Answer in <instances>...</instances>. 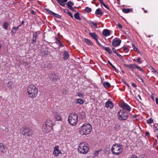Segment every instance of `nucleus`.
Instances as JSON below:
<instances>
[{"instance_id": "f257e3e1", "label": "nucleus", "mask_w": 158, "mask_h": 158, "mask_svg": "<svg viewBox=\"0 0 158 158\" xmlns=\"http://www.w3.org/2000/svg\"><path fill=\"white\" fill-rule=\"evenodd\" d=\"M79 130L81 134L87 135L91 132L92 130V127L89 123H85L79 127Z\"/></svg>"}, {"instance_id": "f03ea898", "label": "nucleus", "mask_w": 158, "mask_h": 158, "mask_svg": "<svg viewBox=\"0 0 158 158\" xmlns=\"http://www.w3.org/2000/svg\"><path fill=\"white\" fill-rule=\"evenodd\" d=\"M27 92L29 97L33 98L36 96L38 92V89L33 85H30L28 87Z\"/></svg>"}, {"instance_id": "7ed1b4c3", "label": "nucleus", "mask_w": 158, "mask_h": 158, "mask_svg": "<svg viewBox=\"0 0 158 158\" xmlns=\"http://www.w3.org/2000/svg\"><path fill=\"white\" fill-rule=\"evenodd\" d=\"M78 116L75 113H70L69 116L68 121L71 125L75 126L77 121Z\"/></svg>"}, {"instance_id": "20e7f679", "label": "nucleus", "mask_w": 158, "mask_h": 158, "mask_svg": "<svg viewBox=\"0 0 158 158\" xmlns=\"http://www.w3.org/2000/svg\"><path fill=\"white\" fill-rule=\"evenodd\" d=\"M89 148L87 144L81 143L78 146V151L81 154H86L88 152Z\"/></svg>"}, {"instance_id": "39448f33", "label": "nucleus", "mask_w": 158, "mask_h": 158, "mask_svg": "<svg viewBox=\"0 0 158 158\" xmlns=\"http://www.w3.org/2000/svg\"><path fill=\"white\" fill-rule=\"evenodd\" d=\"M117 116L119 120H125L129 116L128 112L120 110L117 113Z\"/></svg>"}, {"instance_id": "423d86ee", "label": "nucleus", "mask_w": 158, "mask_h": 158, "mask_svg": "<svg viewBox=\"0 0 158 158\" xmlns=\"http://www.w3.org/2000/svg\"><path fill=\"white\" fill-rule=\"evenodd\" d=\"M21 132L23 136L26 138L32 135L33 132L32 130L30 129L28 127H24L21 130Z\"/></svg>"}, {"instance_id": "0eeeda50", "label": "nucleus", "mask_w": 158, "mask_h": 158, "mask_svg": "<svg viewBox=\"0 0 158 158\" xmlns=\"http://www.w3.org/2000/svg\"><path fill=\"white\" fill-rule=\"evenodd\" d=\"M122 145L118 143H115L114 144L111 148V151L112 153H114V150L116 151H120V152H122L123 150Z\"/></svg>"}, {"instance_id": "6e6552de", "label": "nucleus", "mask_w": 158, "mask_h": 158, "mask_svg": "<svg viewBox=\"0 0 158 158\" xmlns=\"http://www.w3.org/2000/svg\"><path fill=\"white\" fill-rule=\"evenodd\" d=\"M119 106L123 109V110H125L126 111L129 112L131 110L130 107L127 103L123 102L121 103Z\"/></svg>"}, {"instance_id": "1a4fd4ad", "label": "nucleus", "mask_w": 158, "mask_h": 158, "mask_svg": "<svg viewBox=\"0 0 158 158\" xmlns=\"http://www.w3.org/2000/svg\"><path fill=\"white\" fill-rule=\"evenodd\" d=\"M121 42V40L118 38H115L113 40L112 42V45L113 46L116 47L120 45Z\"/></svg>"}, {"instance_id": "9d476101", "label": "nucleus", "mask_w": 158, "mask_h": 158, "mask_svg": "<svg viewBox=\"0 0 158 158\" xmlns=\"http://www.w3.org/2000/svg\"><path fill=\"white\" fill-rule=\"evenodd\" d=\"M50 75L51 77H50V79H52V81L53 82H56L57 80H60V77L59 76L56 75L55 74L53 73H51Z\"/></svg>"}, {"instance_id": "9b49d317", "label": "nucleus", "mask_w": 158, "mask_h": 158, "mask_svg": "<svg viewBox=\"0 0 158 158\" xmlns=\"http://www.w3.org/2000/svg\"><path fill=\"white\" fill-rule=\"evenodd\" d=\"M45 10L49 14L54 16L56 17L57 18L59 19H60L61 17V15H60L58 14L53 12L48 9H45Z\"/></svg>"}, {"instance_id": "f8f14e48", "label": "nucleus", "mask_w": 158, "mask_h": 158, "mask_svg": "<svg viewBox=\"0 0 158 158\" xmlns=\"http://www.w3.org/2000/svg\"><path fill=\"white\" fill-rule=\"evenodd\" d=\"M52 128L45 125H44L42 127L43 131L45 132H49L52 129Z\"/></svg>"}, {"instance_id": "ddd939ff", "label": "nucleus", "mask_w": 158, "mask_h": 158, "mask_svg": "<svg viewBox=\"0 0 158 158\" xmlns=\"http://www.w3.org/2000/svg\"><path fill=\"white\" fill-rule=\"evenodd\" d=\"M114 106L113 103L110 100L107 101L106 102L105 107L107 108L109 107L110 109H112L113 107Z\"/></svg>"}, {"instance_id": "4468645a", "label": "nucleus", "mask_w": 158, "mask_h": 158, "mask_svg": "<svg viewBox=\"0 0 158 158\" xmlns=\"http://www.w3.org/2000/svg\"><path fill=\"white\" fill-rule=\"evenodd\" d=\"M112 31L107 29H104L102 31V35L104 36H107L110 35Z\"/></svg>"}, {"instance_id": "2eb2a0df", "label": "nucleus", "mask_w": 158, "mask_h": 158, "mask_svg": "<svg viewBox=\"0 0 158 158\" xmlns=\"http://www.w3.org/2000/svg\"><path fill=\"white\" fill-rule=\"evenodd\" d=\"M124 65L130 69L131 70L133 71L135 69H136V65L135 64H131L129 65H127L126 64H124Z\"/></svg>"}, {"instance_id": "dca6fc26", "label": "nucleus", "mask_w": 158, "mask_h": 158, "mask_svg": "<svg viewBox=\"0 0 158 158\" xmlns=\"http://www.w3.org/2000/svg\"><path fill=\"white\" fill-rule=\"evenodd\" d=\"M58 148V146H56L54 148L53 153L55 156H57L61 153V151L59 150Z\"/></svg>"}, {"instance_id": "f3484780", "label": "nucleus", "mask_w": 158, "mask_h": 158, "mask_svg": "<svg viewBox=\"0 0 158 158\" xmlns=\"http://www.w3.org/2000/svg\"><path fill=\"white\" fill-rule=\"evenodd\" d=\"M55 117L57 121H62V118L60 113L56 112Z\"/></svg>"}, {"instance_id": "a211bd4d", "label": "nucleus", "mask_w": 158, "mask_h": 158, "mask_svg": "<svg viewBox=\"0 0 158 158\" xmlns=\"http://www.w3.org/2000/svg\"><path fill=\"white\" fill-rule=\"evenodd\" d=\"M63 56V59L65 60H67L69 57V54L68 52L66 50L64 51Z\"/></svg>"}, {"instance_id": "6ab92c4d", "label": "nucleus", "mask_w": 158, "mask_h": 158, "mask_svg": "<svg viewBox=\"0 0 158 158\" xmlns=\"http://www.w3.org/2000/svg\"><path fill=\"white\" fill-rule=\"evenodd\" d=\"M57 2L61 6H64V3L66 2L68 0H56Z\"/></svg>"}, {"instance_id": "aec40b11", "label": "nucleus", "mask_w": 158, "mask_h": 158, "mask_svg": "<svg viewBox=\"0 0 158 158\" xmlns=\"http://www.w3.org/2000/svg\"><path fill=\"white\" fill-rule=\"evenodd\" d=\"M45 125L50 126V127L52 128L53 126V123L51 120L48 119L46 122Z\"/></svg>"}, {"instance_id": "412c9836", "label": "nucleus", "mask_w": 158, "mask_h": 158, "mask_svg": "<svg viewBox=\"0 0 158 158\" xmlns=\"http://www.w3.org/2000/svg\"><path fill=\"white\" fill-rule=\"evenodd\" d=\"M89 35L94 40H97V39H98V37L97 35H96V33L95 32L91 33L90 32L89 33Z\"/></svg>"}, {"instance_id": "4be33fe9", "label": "nucleus", "mask_w": 158, "mask_h": 158, "mask_svg": "<svg viewBox=\"0 0 158 158\" xmlns=\"http://www.w3.org/2000/svg\"><path fill=\"white\" fill-rule=\"evenodd\" d=\"M6 147L2 143H0V152L4 153Z\"/></svg>"}, {"instance_id": "5701e85b", "label": "nucleus", "mask_w": 158, "mask_h": 158, "mask_svg": "<svg viewBox=\"0 0 158 158\" xmlns=\"http://www.w3.org/2000/svg\"><path fill=\"white\" fill-rule=\"evenodd\" d=\"M83 40L88 45L92 46L93 45L92 42L90 40L88 39L84 38L83 39Z\"/></svg>"}, {"instance_id": "b1692460", "label": "nucleus", "mask_w": 158, "mask_h": 158, "mask_svg": "<svg viewBox=\"0 0 158 158\" xmlns=\"http://www.w3.org/2000/svg\"><path fill=\"white\" fill-rule=\"evenodd\" d=\"M68 7L69 9H70L73 8V6L74 5V3L70 1L68 2L66 4Z\"/></svg>"}, {"instance_id": "393cba45", "label": "nucleus", "mask_w": 158, "mask_h": 158, "mask_svg": "<svg viewBox=\"0 0 158 158\" xmlns=\"http://www.w3.org/2000/svg\"><path fill=\"white\" fill-rule=\"evenodd\" d=\"M102 48L108 52L109 54H112V52L110 49L108 47H105V46H103V47H102Z\"/></svg>"}, {"instance_id": "a878e982", "label": "nucleus", "mask_w": 158, "mask_h": 158, "mask_svg": "<svg viewBox=\"0 0 158 158\" xmlns=\"http://www.w3.org/2000/svg\"><path fill=\"white\" fill-rule=\"evenodd\" d=\"M103 85L105 88H109L111 86L110 83L107 81L104 82L103 83Z\"/></svg>"}, {"instance_id": "bb28decb", "label": "nucleus", "mask_w": 158, "mask_h": 158, "mask_svg": "<svg viewBox=\"0 0 158 158\" xmlns=\"http://www.w3.org/2000/svg\"><path fill=\"white\" fill-rule=\"evenodd\" d=\"M79 14V13L77 12L74 15V17L76 19L79 20H81V19L80 17Z\"/></svg>"}, {"instance_id": "cd10ccee", "label": "nucleus", "mask_w": 158, "mask_h": 158, "mask_svg": "<svg viewBox=\"0 0 158 158\" xmlns=\"http://www.w3.org/2000/svg\"><path fill=\"white\" fill-rule=\"evenodd\" d=\"M56 40L57 42H56V43L58 45H59V47H63L64 45L63 43L61 42V41L59 40L58 38L57 37H56Z\"/></svg>"}, {"instance_id": "c85d7f7f", "label": "nucleus", "mask_w": 158, "mask_h": 158, "mask_svg": "<svg viewBox=\"0 0 158 158\" xmlns=\"http://www.w3.org/2000/svg\"><path fill=\"white\" fill-rule=\"evenodd\" d=\"M95 14L97 15H103V13L101 11V9L100 8H98L96 10Z\"/></svg>"}, {"instance_id": "c756f323", "label": "nucleus", "mask_w": 158, "mask_h": 158, "mask_svg": "<svg viewBox=\"0 0 158 158\" xmlns=\"http://www.w3.org/2000/svg\"><path fill=\"white\" fill-rule=\"evenodd\" d=\"M84 102L83 99L81 98L77 99L76 100V103H79L80 105L83 103Z\"/></svg>"}, {"instance_id": "7c9ffc66", "label": "nucleus", "mask_w": 158, "mask_h": 158, "mask_svg": "<svg viewBox=\"0 0 158 158\" xmlns=\"http://www.w3.org/2000/svg\"><path fill=\"white\" fill-rule=\"evenodd\" d=\"M131 10H132V9H126V8H123V9L122 10V11L125 13H127L129 12Z\"/></svg>"}, {"instance_id": "2f4dec72", "label": "nucleus", "mask_w": 158, "mask_h": 158, "mask_svg": "<svg viewBox=\"0 0 158 158\" xmlns=\"http://www.w3.org/2000/svg\"><path fill=\"white\" fill-rule=\"evenodd\" d=\"M3 25V28L7 30L9 25V24L8 22H6L4 23Z\"/></svg>"}, {"instance_id": "473e14b6", "label": "nucleus", "mask_w": 158, "mask_h": 158, "mask_svg": "<svg viewBox=\"0 0 158 158\" xmlns=\"http://www.w3.org/2000/svg\"><path fill=\"white\" fill-rule=\"evenodd\" d=\"M7 86L10 89H12L13 86V83L11 82L10 81L7 84Z\"/></svg>"}, {"instance_id": "72a5a7b5", "label": "nucleus", "mask_w": 158, "mask_h": 158, "mask_svg": "<svg viewBox=\"0 0 158 158\" xmlns=\"http://www.w3.org/2000/svg\"><path fill=\"white\" fill-rule=\"evenodd\" d=\"M40 31H37L34 32L33 34V37L35 38H37L38 37V35L40 34Z\"/></svg>"}, {"instance_id": "f704fd0d", "label": "nucleus", "mask_w": 158, "mask_h": 158, "mask_svg": "<svg viewBox=\"0 0 158 158\" xmlns=\"http://www.w3.org/2000/svg\"><path fill=\"white\" fill-rule=\"evenodd\" d=\"M48 49L44 50L42 53V55L43 56H45L48 55Z\"/></svg>"}, {"instance_id": "c9c22d12", "label": "nucleus", "mask_w": 158, "mask_h": 158, "mask_svg": "<svg viewBox=\"0 0 158 158\" xmlns=\"http://www.w3.org/2000/svg\"><path fill=\"white\" fill-rule=\"evenodd\" d=\"M37 38H35L34 37H32V40H31V43L32 44H34V45L37 42Z\"/></svg>"}, {"instance_id": "e433bc0d", "label": "nucleus", "mask_w": 158, "mask_h": 158, "mask_svg": "<svg viewBox=\"0 0 158 158\" xmlns=\"http://www.w3.org/2000/svg\"><path fill=\"white\" fill-rule=\"evenodd\" d=\"M88 23L89 24H93L95 26V28H97L98 27L97 26V22H96L94 23L93 22L90 21L89 22H88Z\"/></svg>"}, {"instance_id": "4c0bfd02", "label": "nucleus", "mask_w": 158, "mask_h": 158, "mask_svg": "<svg viewBox=\"0 0 158 158\" xmlns=\"http://www.w3.org/2000/svg\"><path fill=\"white\" fill-rule=\"evenodd\" d=\"M120 125L119 123H117L115 125V126L114 127V128L115 129H116V130H118V129H119L120 128Z\"/></svg>"}, {"instance_id": "58836bf2", "label": "nucleus", "mask_w": 158, "mask_h": 158, "mask_svg": "<svg viewBox=\"0 0 158 158\" xmlns=\"http://www.w3.org/2000/svg\"><path fill=\"white\" fill-rule=\"evenodd\" d=\"M85 11L86 13H89L92 10L90 8L88 7H86L85 8Z\"/></svg>"}, {"instance_id": "ea45409f", "label": "nucleus", "mask_w": 158, "mask_h": 158, "mask_svg": "<svg viewBox=\"0 0 158 158\" xmlns=\"http://www.w3.org/2000/svg\"><path fill=\"white\" fill-rule=\"evenodd\" d=\"M132 47L133 48V50L137 52L138 53H139V50L138 49L135 47V45L133 44H132Z\"/></svg>"}, {"instance_id": "a19ab883", "label": "nucleus", "mask_w": 158, "mask_h": 158, "mask_svg": "<svg viewBox=\"0 0 158 158\" xmlns=\"http://www.w3.org/2000/svg\"><path fill=\"white\" fill-rule=\"evenodd\" d=\"M153 122V119L152 118H150L147 120V123L149 124H152Z\"/></svg>"}, {"instance_id": "79ce46f5", "label": "nucleus", "mask_w": 158, "mask_h": 158, "mask_svg": "<svg viewBox=\"0 0 158 158\" xmlns=\"http://www.w3.org/2000/svg\"><path fill=\"white\" fill-rule=\"evenodd\" d=\"M123 50L124 51H127L126 52H127L129 50V49L126 46L124 45L123 47Z\"/></svg>"}, {"instance_id": "37998d69", "label": "nucleus", "mask_w": 158, "mask_h": 158, "mask_svg": "<svg viewBox=\"0 0 158 158\" xmlns=\"http://www.w3.org/2000/svg\"><path fill=\"white\" fill-rule=\"evenodd\" d=\"M152 72H154L155 74H158V72L156 71V70L155 69L152 67Z\"/></svg>"}, {"instance_id": "c03bdc74", "label": "nucleus", "mask_w": 158, "mask_h": 158, "mask_svg": "<svg viewBox=\"0 0 158 158\" xmlns=\"http://www.w3.org/2000/svg\"><path fill=\"white\" fill-rule=\"evenodd\" d=\"M141 58L140 57H138L136 60L137 62L139 64H141L142 61H140Z\"/></svg>"}, {"instance_id": "a18cd8bd", "label": "nucleus", "mask_w": 158, "mask_h": 158, "mask_svg": "<svg viewBox=\"0 0 158 158\" xmlns=\"http://www.w3.org/2000/svg\"><path fill=\"white\" fill-rule=\"evenodd\" d=\"M98 39H97V40H95L97 43V44L101 47L102 48L103 47V46L102 45L98 40Z\"/></svg>"}, {"instance_id": "49530a36", "label": "nucleus", "mask_w": 158, "mask_h": 158, "mask_svg": "<svg viewBox=\"0 0 158 158\" xmlns=\"http://www.w3.org/2000/svg\"><path fill=\"white\" fill-rule=\"evenodd\" d=\"M115 54L117 55V56L118 57H119V58H120L121 60H122V58H123V56H122L121 55L119 54L118 52H117Z\"/></svg>"}, {"instance_id": "de8ad7c7", "label": "nucleus", "mask_w": 158, "mask_h": 158, "mask_svg": "<svg viewBox=\"0 0 158 158\" xmlns=\"http://www.w3.org/2000/svg\"><path fill=\"white\" fill-rule=\"evenodd\" d=\"M110 145H109L108 147H107L105 148V150L106 151H110Z\"/></svg>"}, {"instance_id": "09e8293b", "label": "nucleus", "mask_w": 158, "mask_h": 158, "mask_svg": "<svg viewBox=\"0 0 158 158\" xmlns=\"http://www.w3.org/2000/svg\"><path fill=\"white\" fill-rule=\"evenodd\" d=\"M77 95L79 97H81V98H83L84 96V95L82 94H81L80 93H79L78 94V95Z\"/></svg>"}, {"instance_id": "8fccbe9b", "label": "nucleus", "mask_w": 158, "mask_h": 158, "mask_svg": "<svg viewBox=\"0 0 158 158\" xmlns=\"http://www.w3.org/2000/svg\"><path fill=\"white\" fill-rule=\"evenodd\" d=\"M99 152V151L98 150L94 152V155H95L96 156H97L98 155Z\"/></svg>"}, {"instance_id": "3c124183", "label": "nucleus", "mask_w": 158, "mask_h": 158, "mask_svg": "<svg viewBox=\"0 0 158 158\" xmlns=\"http://www.w3.org/2000/svg\"><path fill=\"white\" fill-rule=\"evenodd\" d=\"M123 82L127 86L128 88H129L130 87V85L126 81H123Z\"/></svg>"}, {"instance_id": "603ef678", "label": "nucleus", "mask_w": 158, "mask_h": 158, "mask_svg": "<svg viewBox=\"0 0 158 158\" xmlns=\"http://www.w3.org/2000/svg\"><path fill=\"white\" fill-rule=\"evenodd\" d=\"M12 29H14L15 30V31H16H16L19 29L18 27H12Z\"/></svg>"}, {"instance_id": "864d4df0", "label": "nucleus", "mask_w": 158, "mask_h": 158, "mask_svg": "<svg viewBox=\"0 0 158 158\" xmlns=\"http://www.w3.org/2000/svg\"><path fill=\"white\" fill-rule=\"evenodd\" d=\"M68 15L70 16L72 18H73V16L72 14L70 11L68 13Z\"/></svg>"}, {"instance_id": "5fc2aeb1", "label": "nucleus", "mask_w": 158, "mask_h": 158, "mask_svg": "<svg viewBox=\"0 0 158 158\" xmlns=\"http://www.w3.org/2000/svg\"><path fill=\"white\" fill-rule=\"evenodd\" d=\"M63 11L65 13H67V14H68V13L69 11L68 9H64L63 10Z\"/></svg>"}, {"instance_id": "6e6d98bb", "label": "nucleus", "mask_w": 158, "mask_h": 158, "mask_svg": "<svg viewBox=\"0 0 158 158\" xmlns=\"http://www.w3.org/2000/svg\"><path fill=\"white\" fill-rule=\"evenodd\" d=\"M136 69H138L140 71H143V70L142 69V68H141L140 67L138 66V65H136Z\"/></svg>"}, {"instance_id": "4d7b16f0", "label": "nucleus", "mask_w": 158, "mask_h": 158, "mask_svg": "<svg viewBox=\"0 0 158 158\" xmlns=\"http://www.w3.org/2000/svg\"><path fill=\"white\" fill-rule=\"evenodd\" d=\"M113 68L114 69L115 72L118 73V70L115 68V67L113 65L112 66Z\"/></svg>"}, {"instance_id": "13d9d810", "label": "nucleus", "mask_w": 158, "mask_h": 158, "mask_svg": "<svg viewBox=\"0 0 158 158\" xmlns=\"http://www.w3.org/2000/svg\"><path fill=\"white\" fill-rule=\"evenodd\" d=\"M112 49L113 51L114 52V53L116 54L117 52L115 48L112 47Z\"/></svg>"}, {"instance_id": "bf43d9fd", "label": "nucleus", "mask_w": 158, "mask_h": 158, "mask_svg": "<svg viewBox=\"0 0 158 158\" xmlns=\"http://www.w3.org/2000/svg\"><path fill=\"white\" fill-rule=\"evenodd\" d=\"M121 152H120V151L119 152H115L114 151V153H112L113 154H115L117 155H119L120 154V153Z\"/></svg>"}, {"instance_id": "052dcab7", "label": "nucleus", "mask_w": 158, "mask_h": 158, "mask_svg": "<svg viewBox=\"0 0 158 158\" xmlns=\"http://www.w3.org/2000/svg\"><path fill=\"white\" fill-rule=\"evenodd\" d=\"M118 27L120 28H122V25L119 23H118Z\"/></svg>"}, {"instance_id": "680f3d73", "label": "nucleus", "mask_w": 158, "mask_h": 158, "mask_svg": "<svg viewBox=\"0 0 158 158\" xmlns=\"http://www.w3.org/2000/svg\"><path fill=\"white\" fill-rule=\"evenodd\" d=\"M146 136L148 137L150 135V133L148 132H145Z\"/></svg>"}, {"instance_id": "e2e57ef3", "label": "nucleus", "mask_w": 158, "mask_h": 158, "mask_svg": "<svg viewBox=\"0 0 158 158\" xmlns=\"http://www.w3.org/2000/svg\"><path fill=\"white\" fill-rule=\"evenodd\" d=\"M132 85L134 88H135L137 87L136 85L134 83H132Z\"/></svg>"}, {"instance_id": "0e129e2a", "label": "nucleus", "mask_w": 158, "mask_h": 158, "mask_svg": "<svg viewBox=\"0 0 158 158\" xmlns=\"http://www.w3.org/2000/svg\"><path fill=\"white\" fill-rule=\"evenodd\" d=\"M31 14L35 15V12L33 10H31Z\"/></svg>"}, {"instance_id": "69168bd1", "label": "nucleus", "mask_w": 158, "mask_h": 158, "mask_svg": "<svg viewBox=\"0 0 158 158\" xmlns=\"http://www.w3.org/2000/svg\"><path fill=\"white\" fill-rule=\"evenodd\" d=\"M156 104L158 105V98H156Z\"/></svg>"}, {"instance_id": "338daca9", "label": "nucleus", "mask_w": 158, "mask_h": 158, "mask_svg": "<svg viewBox=\"0 0 158 158\" xmlns=\"http://www.w3.org/2000/svg\"><path fill=\"white\" fill-rule=\"evenodd\" d=\"M152 99V100H154V95L153 94H152L151 95V96Z\"/></svg>"}, {"instance_id": "774afa93", "label": "nucleus", "mask_w": 158, "mask_h": 158, "mask_svg": "<svg viewBox=\"0 0 158 158\" xmlns=\"http://www.w3.org/2000/svg\"><path fill=\"white\" fill-rule=\"evenodd\" d=\"M108 63L110 64L111 66L113 65L112 64V63L109 61L108 60L107 62Z\"/></svg>"}]
</instances>
